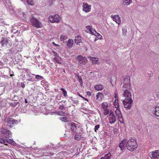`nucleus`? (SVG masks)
<instances>
[{
	"label": "nucleus",
	"mask_w": 159,
	"mask_h": 159,
	"mask_svg": "<svg viewBox=\"0 0 159 159\" xmlns=\"http://www.w3.org/2000/svg\"><path fill=\"white\" fill-rule=\"evenodd\" d=\"M138 147L136 141L132 138H130L129 139H123L119 145L121 150L123 151L126 147L128 150L131 152L135 150Z\"/></svg>",
	"instance_id": "nucleus-1"
},
{
	"label": "nucleus",
	"mask_w": 159,
	"mask_h": 159,
	"mask_svg": "<svg viewBox=\"0 0 159 159\" xmlns=\"http://www.w3.org/2000/svg\"><path fill=\"white\" fill-rule=\"evenodd\" d=\"M30 21L31 25L36 27L40 28L42 27L41 23L36 18L32 17L30 19Z\"/></svg>",
	"instance_id": "nucleus-2"
},
{
	"label": "nucleus",
	"mask_w": 159,
	"mask_h": 159,
	"mask_svg": "<svg viewBox=\"0 0 159 159\" xmlns=\"http://www.w3.org/2000/svg\"><path fill=\"white\" fill-rule=\"evenodd\" d=\"M124 107L127 110L130 109L132 105V99L125 98L122 102Z\"/></svg>",
	"instance_id": "nucleus-3"
},
{
	"label": "nucleus",
	"mask_w": 159,
	"mask_h": 159,
	"mask_svg": "<svg viewBox=\"0 0 159 159\" xmlns=\"http://www.w3.org/2000/svg\"><path fill=\"white\" fill-rule=\"evenodd\" d=\"M107 117L109 120V123L111 124L115 123L116 121V117L112 111H110L109 114L107 116Z\"/></svg>",
	"instance_id": "nucleus-4"
},
{
	"label": "nucleus",
	"mask_w": 159,
	"mask_h": 159,
	"mask_svg": "<svg viewBox=\"0 0 159 159\" xmlns=\"http://www.w3.org/2000/svg\"><path fill=\"white\" fill-rule=\"evenodd\" d=\"M123 88L125 89V90H130V79L128 76L124 80Z\"/></svg>",
	"instance_id": "nucleus-5"
},
{
	"label": "nucleus",
	"mask_w": 159,
	"mask_h": 159,
	"mask_svg": "<svg viewBox=\"0 0 159 159\" xmlns=\"http://www.w3.org/2000/svg\"><path fill=\"white\" fill-rule=\"evenodd\" d=\"M60 20V18L57 15L51 16L49 17V20L51 23H59Z\"/></svg>",
	"instance_id": "nucleus-6"
},
{
	"label": "nucleus",
	"mask_w": 159,
	"mask_h": 159,
	"mask_svg": "<svg viewBox=\"0 0 159 159\" xmlns=\"http://www.w3.org/2000/svg\"><path fill=\"white\" fill-rule=\"evenodd\" d=\"M9 41L6 38L2 37L0 41V43L2 46H5L7 48H10L11 46V45Z\"/></svg>",
	"instance_id": "nucleus-7"
},
{
	"label": "nucleus",
	"mask_w": 159,
	"mask_h": 159,
	"mask_svg": "<svg viewBox=\"0 0 159 159\" xmlns=\"http://www.w3.org/2000/svg\"><path fill=\"white\" fill-rule=\"evenodd\" d=\"M149 156L152 159H159V150H156L151 152Z\"/></svg>",
	"instance_id": "nucleus-8"
},
{
	"label": "nucleus",
	"mask_w": 159,
	"mask_h": 159,
	"mask_svg": "<svg viewBox=\"0 0 159 159\" xmlns=\"http://www.w3.org/2000/svg\"><path fill=\"white\" fill-rule=\"evenodd\" d=\"M115 112L116 115L117 116V118L119 122L121 123H124L123 119L119 108L116 109L115 111Z\"/></svg>",
	"instance_id": "nucleus-9"
},
{
	"label": "nucleus",
	"mask_w": 159,
	"mask_h": 159,
	"mask_svg": "<svg viewBox=\"0 0 159 159\" xmlns=\"http://www.w3.org/2000/svg\"><path fill=\"white\" fill-rule=\"evenodd\" d=\"M5 121L6 122L10 124L16 125L18 124V122L17 120L10 117L6 118L5 119Z\"/></svg>",
	"instance_id": "nucleus-10"
},
{
	"label": "nucleus",
	"mask_w": 159,
	"mask_h": 159,
	"mask_svg": "<svg viewBox=\"0 0 159 159\" xmlns=\"http://www.w3.org/2000/svg\"><path fill=\"white\" fill-rule=\"evenodd\" d=\"M130 90H125L123 93V96L125 98L132 99V94L129 91Z\"/></svg>",
	"instance_id": "nucleus-11"
},
{
	"label": "nucleus",
	"mask_w": 159,
	"mask_h": 159,
	"mask_svg": "<svg viewBox=\"0 0 159 159\" xmlns=\"http://www.w3.org/2000/svg\"><path fill=\"white\" fill-rule=\"evenodd\" d=\"M1 133L7 137H10V136L11 135V133L10 131L4 128L1 129Z\"/></svg>",
	"instance_id": "nucleus-12"
},
{
	"label": "nucleus",
	"mask_w": 159,
	"mask_h": 159,
	"mask_svg": "<svg viewBox=\"0 0 159 159\" xmlns=\"http://www.w3.org/2000/svg\"><path fill=\"white\" fill-rule=\"evenodd\" d=\"M91 6L89 5L87 3H84L83 5V11L86 12H89L91 10Z\"/></svg>",
	"instance_id": "nucleus-13"
},
{
	"label": "nucleus",
	"mask_w": 159,
	"mask_h": 159,
	"mask_svg": "<svg viewBox=\"0 0 159 159\" xmlns=\"http://www.w3.org/2000/svg\"><path fill=\"white\" fill-rule=\"evenodd\" d=\"M86 30L85 31L87 33H91L92 34H94V32H96V31L92 28V26L88 25L86 27Z\"/></svg>",
	"instance_id": "nucleus-14"
},
{
	"label": "nucleus",
	"mask_w": 159,
	"mask_h": 159,
	"mask_svg": "<svg viewBox=\"0 0 159 159\" xmlns=\"http://www.w3.org/2000/svg\"><path fill=\"white\" fill-rule=\"evenodd\" d=\"M113 20L115 21L116 23L119 25L121 22L120 18L118 15L114 16L113 17Z\"/></svg>",
	"instance_id": "nucleus-15"
},
{
	"label": "nucleus",
	"mask_w": 159,
	"mask_h": 159,
	"mask_svg": "<svg viewBox=\"0 0 159 159\" xmlns=\"http://www.w3.org/2000/svg\"><path fill=\"white\" fill-rule=\"evenodd\" d=\"M89 58L92 61L93 64H98L100 63V62L98 61L99 59L98 58H95L94 57H89Z\"/></svg>",
	"instance_id": "nucleus-16"
},
{
	"label": "nucleus",
	"mask_w": 159,
	"mask_h": 159,
	"mask_svg": "<svg viewBox=\"0 0 159 159\" xmlns=\"http://www.w3.org/2000/svg\"><path fill=\"white\" fill-rule=\"evenodd\" d=\"M75 43L77 44H78L79 43L81 42V37L80 35H78L75 37L74 40Z\"/></svg>",
	"instance_id": "nucleus-17"
},
{
	"label": "nucleus",
	"mask_w": 159,
	"mask_h": 159,
	"mask_svg": "<svg viewBox=\"0 0 159 159\" xmlns=\"http://www.w3.org/2000/svg\"><path fill=\"white\" fill-rule=\"evenodd\" d=\"M73 43L74 42L72 39H69L67 43V46L68 48H71L73 45Z\"/></svg>",
	"instance_id": "nucleus-18"
},
{
	"label": "nucleus",
	"mask_w": 159,
	"mask_h": 159,
	"mask_svg": "<svg viewBox=\"0 0 159 159\" xmlns=\"http://www.w3.org/2000/svg\"><path fill=\"white\" fill-rule=\"evenodd\" d=\"M94 89L95 90L99 91L102 90L104 89V87L101 85L98 84L95 85L94 86Z\"/></svg>",
	"instance_id": "nucleus-19"
},
{
	"label": "nucleus",
	"mask_w": 159,
	"mask_h": 159,
	"mask_svg": "<svg viewBox=\"0 0 159 159\" xmlns=\"http://www.w3.org/2000/svg\"><path fill=\"white\" fill-rule=\"evenodd\" d=\"M103 95L100 92L98 93L96 96V99L97 100H100L103 98Z\"/></svg>",
	"instance_id": "nucleus-20"
},
{
	"label": "nucleus",
	"mask_w": 159,
	"mask_h": 159,
	"mask_svg": "<svg viewBox=\"0 0 159 159\" xmlns=\"http://www.w3.org/2000/svg\"><path fill=\"white\" fill-rule=\"evenodd\" d=\"M6 141L7 143L14 146H16V143L12 139H6Z\"/></svg>",
	"instance_id": "nucleus-21"
},
{
	"label": "nucleus",
	"mask_w": 159,
	"mask_h": 159,
	"mask_svg": "<svg viewBox=\"0 0 159 159\" xmlns=\"http://www.w3.org/2000/svg\"><path fill=\"white\" fill-rule=\"evenodd\" d=\"M53 60L55 63H57L59 64H61V58H60L59 57H54L53 58Z\"/></svg>",
	"instance_id": "nucleus-22"
},
{
	"label": "nucleus",
	"mask_w": 159,
	"mask_h": 159,
	"mask_svg": "<svg viewBox=\"0 0 159 159\" xmlns=\"http://www.w3.org/2000/svg\"><path fill=\"white\" fill-rule=\"evenodd\" d=\"M70 128L71 131L73 132H75L76 130V127L74 123H72L70 125Z\"/></svg>",
	"instance_id": "nucleus-23"
},
{
	"label": "nucleus",
	"mask_w": 159,
	"mask_h": 159,
	"mask_svg": "<svg viewBox=\"0 0 159 159\" xmlns=\"http://www.w3.org/2000/svg\"><path fill=\"white\" fill-rule=\"evenodd\" d=\"M155 110L154 114L157 116L159 117V106L156 107Z\"/></svg>",
	"instance_id": "nucleus-24"
},
{
	"label": "nucleus",
	"mask_w": 159,
	"mask_h": 159,
	"mask_svg": "<svg viewBox=\"0 0 159 159\" xmlns=\"http://www.w3.org/2000/svg\"><path fill=\"white\" fill-rule=\"evenodd\" d=\"M114 105L116 109L119 108V104L118 103V98L115 99L114 102Z\"/></svg>",
	"instance_id": "nucleus-25"
},
{
	"label": "nucleus",
	"mask_w": 159,
	"mask_h": 159,
	"mask_svg": "<svg viewBox=\"0 0 159 159\" xmlns=\"http://www.w3.org/2000/svg\"><path fill=\"white\" fill-rule=\"evenodd\" d=\"M74 139L77 140H79L81 139V135L80 133H76L75 135Z\"/></svg>",
	"instance_id": "nucleus-26"
},
{
	"label": "nucleus",
	"mask_w": 159,
	"mask_h": 159,
	"mask_svg": "<svg viewBox=\"0 0 159 159\" xmlns=\"http://www.w3.org/2000/svg\"><path fill=\"white\" fill-rule=\"evenodd\" d=\"M77 59L79 63L80 64H82L83 62L82 61H83L84 59V57H83L80 55H79L77 56Z\"/></svg>",
	"instance_id": "nucleus-27"
},
{
	"label": "nucleus",
	"mask_w": 159,
	"mask_h": 159,
	"mask_svg": "<svg viewBox=\"0 0 159 159\" xmlns=\"http://www.w3.org/2000/svg\"><path fill=\"white\" fill-rule=\"evenodd\" d=\"M108 106V104L106 102H103L102 104V107L103 108V109H107V108Z\"/></svg>",
	"instance_id": "nucleus-28"
},
{
	"label": "nucleus",
	"mask_w": 159,
	"mask_h": 159,
	"mask_svg": "<svg viewBox=\"0 0 159 159\" xmlns=\"http://www.w3.org/2000/svg\"><path fill=\"white\" fill-rule=\"evenodd\" d=\"M93 35H94L96 36V38H97V39H101L102 38V36L100 35L99 34L97 33L96 31V32H94V34Z\"/></svg>",
	"instance_id": "nucleus-29"
},
{
	"label": "nucleus",
	"mask_w": 159,
	"mask_h": 159,
	"mask_svg": "<svg viewBox=\"0 0 159 159\" xmlns=\"http://www.w3.org/2000/svg\"><path fill=\"white\" fill-rule=\"evenodd\" d=\"M124 2L125 5L128 6L132 2V0H124Z\"/></svg>",
	"instance_id": "nucleus-30"
},
{
	"label": "nucleus",
	"mask_w": 159,
	"mask_h": 159,
	"mask_svg": "<svg viewBox=\"0 0 159 159\" xmlns=\"http://www.w3.org/2000/svg\"><path fill=\"white\" fill-rule=\"evenodd\" d=\"M111 156L110 153H108L106 154L103 157L104 159H110Z\"/></svg>",
	"instance_id": "nucleus-31"
},
{
	"label": "nucleus",
	"mask_w": 159,
	"mask_h": 159,
	"mask_svg": "<svg viewBox=\"0 0 159 159\" xmlns=\"http://www.w3.org/2000/svg\"><path fill=\"white\" fill-rule=\"evenodd\" d=\"M103 113L105 115H107L110 112V111L109 112L108 108H107V109H103Z\"/></svg>",
	"instance_id": "nucleus-32"
},
{
	"label": "nucleus",
	"mask_w": 159,
	"mask_h": 159,
	"mask_svg": "<svg viewBox=\"0 0 159 159\" xmlns=\"http://www.w3.org/2000/svg\"><path fill=\"white\" fill-rule=\"evenodd\" d=\"M35 78L36 79L38 80H42L43 79V76H40L39 75H36L35 76Z\"/></svg>",
	"instance_id": "nucleus-33"
},
{
	"label": "nucleus",
	"mask_w": 159,
	"mask_h": 159,
	"mask_svg": "<svg viewBox=\"0 0 159 159\" xmlns=\"http://www.w3.org/2000/svg\"><path fill=\"white\" fill-rule=\"evenodd\" d=\"M60 90L63 92V95L66 97L67 96V93L66 90L63 88H61Z\"/></svg>",
	"instance_id": "nucleus-34"
},
{
	"label": "nucleus",
	"mask_w": 159,
	"mask_h": 159,
	"mask_svg": "<svg viewBox=\"0 0 159 159\" xmlns=\"http://www.w3.org/2000/svg\"><path fill=\"white\" fill-rule=\"evenodd\" d=\"M27 75L29 77V79L27 80L29 81H33L32 75L30 74H28Z\"/></svg>",
	"instance_id": "nucleus-35"
},
{
	"label": "nucleus",
	"mask_w": 159,
	"mask_h": 159,
	"mask_svg": "<svg viewBox=\"0 0 159 159\" xmlns=\"http://www.w3.org/2000/svg\"><path fill=\"white\" fill-rule=\"evenodd\" d=\"M67 39V37L66 36L62 35L60 37V39L61 41H64Z\"/></svg>",
	"instance_id": "nucleus-36"
},
{
	"label": "nucleus",
	"mask_w": 159,
	"mask_h": 159,
	"mask_svg": "<svg viewBox=\"0 0 159 159\" xmlns=\"http://www.w3.org/2000/svg\"><path fill=\"white\" fill-rule=\"evenodd\" d=\"M60 119L62 121L67 122V118L65 117H61L60 118Z\"/></svg>",
	"instance_id": "nucleus-37"
},
{
	"label": "nucleus",
	"mask_w": 159,
	"mask_h": 159,
	"mask_svg": "<svg viewBox=\"0 0 159 159\" xmlns=\"http://www.w3.org/2000/svg\"><path fill=\"white\" fill-rule=\"evenodd\" d=\"M78 79L79 82L80 83V84L81 85L83 84V83L81 78L80 77L78 76Z\"/></svg>",
	"instance_id": "nucleus-38"
},
{
	"label": "nucleus",
	"mask_w": 159,
	"mask_h": 159,
	"mask_svg": "<svg viewBox=\"0 0 159 159\" xmlns=\"http://www.w3.org/2000/svg\"><path fill=\"white\" fill-rule=\"evenodd\" d=\"M5 141L4 139L2 138H0V143H5Z\"/></svg>",
	"instance_id": "nucleus-39"
},
{
	"label": "nucleus",
	"mask_w": 159,
	"mask_h": 159,
	"mask_svg": "<svg viewBox=\"0 0 159 159\" xmlns=\"http://www.w3.org/2000/svg\"><path fill=\"white\" fill-rule=\"evenodd\" d=\"M99 127H100L99 125H96L95 127V128L94 129V131L95 132H96L97 130L99 128Z\"/></svg>",
	"instance_id": "nucleus-40"
},
{
	"label": "nucleus",
	"mask_w": 159,
	"mask_h": 159,
	"mask_svg": "<svg viewBox=\"0 0 159 159\" xmlns=\"http://www.w3.org/2000/svg\"><path fill=\"white\" fill-rule=\"evenodd\" d=\"M71 100L72 101L73 103L75 104H77L79 103V101L78 100H74L72 99H71Z\"/></svg>",
	"instance_id": "nucleus-41"
},
{
	"label": "nucleus",
	"mask_w": 159,
	"mask_h": 159,
	"mask_svg": "<svg viewBox=\"0 0 159 159\" xmlns=\"http://www.w3.org/2000/svg\"><path fill=\"white\" fill-rule=\"evenodd\" d=\"M9 73L11 74L10 75V76L11 77H12L14 75V74H12V73H13V71H11V70L10 69H9Z\"/></svg>",
	"instance_id": "nucleus-42"
},
{
	"label": "nucleus",
	"mask_w": 159,
	"mask_h": 159,
	"mask_svg": "<svg viewBox=\"0 0 159 159\" xmlns=\"http://www.w3.org/2000/svg\"><path fill=\"white\" fill-rule=\"evenodd\" d=\"M65 113L63 111L59 112L58 113V115L61 116H64Z\"/></svg>",
	"instance_id": "nucleus-43"
},
{
	"label": "nucleus",
	"mask_w": 159,
	"mask_h": 159,
	"mask_svg": "<svg viewBox=\"0 0 159 159\" xmlns=\"http://www.w3.org/2000/svg\"><path fill=\"white\" fill-rule=\"evenodd\" d=\"M123 35H125V33L126 32V30L125 29H122Z\"/></svg>",
	"instance_id": "nucleus-44"
},
{
	"label": "nucleus",
	"mask_w": 159,
	"mask_h": 159,
	"mask_svg": "<svg viewBox=\"0 0 159 159\" xmlns=\"http://www.w3.org/2000/svg\"><path fill=\"white\" fill-rule=\"evenodd\" d=\"M52 52L55 56H56L58 57H59L58 54L57 53V52H55L54 51H53Z\"/></svg>",
	"instance_id": "nucleus-45"
},
{
	"label": "nucleus",
	"mask_w": 159,
	"mask_h": 159,
	"mask_svg": "<svg viewBox=\"0 0 159 159\" xmlns=\"http://www.w3.org/2000/svg\"><path fill=\"white\" fill-rule=\"evenodd\" d=\"M52 44L53 45L57 47H60V45H59L55 43L54 42H52Z\"/></svg>",
	"instance_id": "nucleus-46"
},
{
	"label": "nucleus",
	"mask_w": 159,
	"mask_h": 159,
	"mask_svg": "<svg viewBox=\"0 0 159 159\" xmlns=\"http://www.w3.org/2000/svg\"><path fill=\"white\" fill-rule=\"evenodd\" d=\"M59 109L62 110H64L65 107L63 106H61L59 107Z\"/></svg>",
	"instance_id": "nucleus-47"
},
{
	"label": "nucleus",
	"mask_w": 159,
	"mask_h": 159,
	"mask_svg": "<svg viewBox=\"0 0 159 159\" xmlns=\"http://www.w3.org/2000/svg\"><path fill=\"white\" fill-rule=\"evenodd\" d=\"M48 3L49 5L50 6L52 4V0H48Z\"/></svg>",
	"instance_id": "nucleus-48"
},
{
	"label": "nucleus",
	"mask_w": 159,
	"mask_h": 159,
	"mask_svg": "<svg viewBox=\"0 0 159 159\" xmlns=\"http://www.w3.org/2000/svg\"><path fill=\"white\" fill-rule=\"evenodd\" d=\"M21 86L22 88H24L25 87V84L24 83L21 82Z\"/></svg>",
	"instance_id": "nucleus-49"
},
{
	"label": "nucleus",
	"mask_w": 159,
	"mask_h": 159,
	"mask_svg": "<svg viewBox=\"0 0 159 159\" xmlns=\"http://www.w3.org/2000/svg\"><path fill=\"white\" fill-rule=\"evenodd\" d=\"M87 94L88 96H90L91 94V93L90 91H87Z\"/></svg>",
	"instance_id": "nucleus-50"
},
{
	"label": "nucleus",
	"mask_w": 159,
	"mask_h": 159,
	"mask_svg": "<svg viewBox=\"0 0 159 159\" xmlns=\"http://www.w3.org/2000/svg\"><path fill=\"white\" fill-rule=\"evenodd\" d=\"M82 98L83 99H84L85 101H87V102H88V100L86 98H84V97H82Z\"/></svg>",
	"instance_id": "nucleus-51"
},
{
	"label": "nucleus",
	"mask_w": 159,
	"mask_h": 159,
	"mask_svg": "<svg viewBox=\"0 0 159 159\" xmlns=\"http://www.w3.org/2000/svg\"><path fill=\"white\" fill-rule=\"evenodd\" d=\"M83 61H85V62H87L88 61L87 59L84 57V59Z\"/></svg>",
	"instance_id": "nucleus-52"
},
{
	"label": "nucleus",
	"mask_w": 159,
	"mask_h": 159,
	"mask_svg": "<svg viewBox=\"0 0 159 159\" xmlns=\"http://www.w3.org/2000/svg\"><path fill=\"white\" fill-rule=\"evenodd\" d=\"M115 99H116L117 98H117V94H116V93L115 94Z\"/></svg>",
	"instance_id": "nucleus-53"
},
{
	"label": "nucleus",
	"mask_w": 159,
	"mask_h": 159,
	"mask_svg": "<svg viewBox=\"0 0 159 159\" xmlns=\"http://www.w3.org/2000/svg\"><path fill=\"white\" fill-rule=\"evenodd\" d=\"M17 103H16V102H14V103H13V106H15L16 105V104H17Z\"/></svg>",
	"instance_id": "nucleus-54"
},
{
	"label": "nucleus",
	"mask_w": 159,
	"mask_h": 159,
	"mask_svg": "<svg viewBox=\"0 0 159 159\" xmlns=\"http://www.w3.org/2000/svg\"><path fill=\"white\" fill-rule=\"evenodd\" d=\"M9 126L10 128H11L13 126L11 125H9Z\"/></svg>",
	"instance_id": "nucleus-55"
},
{
	"label": "nucleus",
	"mask_w": 159,
	"mask_h": 159,
	"mask_svg": "<svg viewBox=\"0 0 159 159\" xmlns=\"http://www.w3.org/2000/svg\"><path fill=\"white\" fill-rule=\"evenodd\" d=\"M25 103H27L28 102V101H27L26 99H25Z\"/></svg>",
	"instance_id": "nucleus-56"
},
{
	"label": "nucleus",
	"mask_w": 159,
	"mask_h": 159,
	"mask_svg": "<svg viewBox=\"0 0 159 159\" xmlns=\"http://www.w3.org/2000/svg\"><path fill=\"white\" fill-rule=\"evenodd\" d=\"M5 34H7L8 33V31H5Z\"/></svg>",
	"instance_id": "nucleus-57"
},
{
	"label": "nucleus",
	"mask_w": 159,
	"mask_h": 159,
	"mask_svg": "<svg viewBox=\"0 0 159 159\" xmlns=\"http://www.w3.org/2000/svg\"><path fill=\"white\" fill-rule=\"evenodd\" d=\"M98 39H97V38H96L95 39L94 41H96Z\"/></svg>",
	"instance_id": "nucleus-58"
},
{
	"label": "nucleus",
	"mask_w": 159,
	"mask_h": 159,
	"mask_svg": "<svg viewBox=\"0 0 159 159\" xmlns=\"http://www.w3.org/2000/svg\"><path fill=\"white\" fill-rule=\"evenodd\" d=\"M5 145L7 146H8V144H5Z\"/></svg>",
	"instance_id": "nucleus-59"
},
{
	"label": "nucleus",
	"mask_w": 159,
	"mask_h": 159,
	"mask_svg": "<svg viewBox=\"0 0 159 159\" xmlns=\"http://www.w3.org/2000/svg\"><path fill=\"white\" fill-rule=\"evenodd\" d=\"M80 96L81 98H82V97H83L82 96H81V95H80Z\"/></svg>",
	"instance_id": "nucleus-60"
},
{
	"label": "nucleus",
	"mask_w": 159,
	"mask_h": 159,
	"mask_svg": "<svg viewBox=\"0 0 159 159\" xmlns=\"http://www.w3.org/2000/svg\"><path fill=\"white\" fill-rule=\"evenodd\" d=\"M158 79H159V76L158 77Z\"/></svg>",
	"instance_id": "nucleus-61"
}]
</instances>
